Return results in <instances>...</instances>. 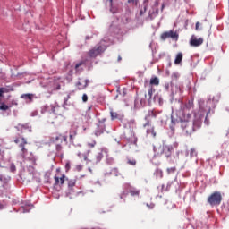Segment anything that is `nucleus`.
Listing matches in <instances>:
<instances>
[{
	"instance_id": "nucleus-24",
	"label": "nucleus",
	"mask_w": 229,
	"mask_h": 229,
	"mask_svg": "<svg viewBox=\"0 0 229 229\" xmlns=\"http://www.w3.org/2000/svg\"><path fill=\"white\" fill-rule=\"evenodd\" d=\"M193 125V127L195 128V131L196 130H199V128H201V121L199 120H195L193 122V123H191Z\"/></svg>"
},
{
	"instance_id": "nucleus-18",
	"label": "nucleus",
	"mask_w": 229,
	"mask_h": 229,
	"mask_svg": "<svg viewBox=\"0 0 229 229\" xmlns=\"http://www.w3.org/2000/svg\"><path fill=\"white\" fill-rule=\"evenodd\" d=\"M21 98L24 99L25 101H28L29 103H31V101H33V94H30V93L22 94L21 96Z\"/></svg>"
},
{
	"instance_id": "nucleus-30",
	"label": "nucleus",
	"mask_w": 229,
	"mask_h": 229,
	"mask_svg": "<svg viewBox=\"0 0 229 229\" xmlns=\"http://www.w3.org/2000/svg\"><path fill=\"white\" fill-rule=\"evenodd\" d=\"M8 108H9V106L4 103H2L0 105V110H3L4 112H6V110H8Z\"/></svg>"
},
{
	"instance_id": "nucleus-36",
	"label": "nucleus",
	"mask_w": 229,
	"mask_h": 229,
	"mask_svg": "<svg viewBox=\"0 0 229 229\" xmlns=\"http://www.w3.org/2000/svg\"><path fill=\"white\" fill-rule=\"evenodd\" d=\"M82 101L83 103H87V101H89V96L85 93L82 95Z\"/></svg>"
},
{
	"instance_id": "nucleus-43",
	"label": "nucleus",
	"mask_w": 229,
	"mask_h": 229,
	"mask_svg": "<svg viewBox=\"0 0 229 229\" xmlns=\"http://www.w3.org/2000/svg\"><path fill=\"white\" fill-rule=\"evenodd\" d=\"M65 169H66V171H69V169H71V164L66 163Z\"/></svg>"
},
{
	"instance_id": "nucleus-41",
	"label": "nucleus",
	"mask_w": 229,
	"mask_h": 229,
	"mask_svg": "<svg viewBox=\"0 0 229 229\" xmlns=\"http://www.w3.org/2000/svg\"><path fill=\"white\" fill-rule=\"evenodd\" d=\"M147 207H148L150 209L155 208V204L151 203V204H147Z\"/></svg>"
},
{
	"instance_id": "nucleus-7",
	"label": "nucleus",
	"mask_w": 229,
	"mask_h": 229,
	"mask_svg": "<svg viewBox=\"0 0 229 229\" xmlns=\"http://www.w3.org/2000/svg\"><path fill=\"white\" fill-rule=\"evenodd\" d=\"M15 128L17 129V131H19L21 135L26 133L27 131L29 133H31V131H32L31 125H30V123H18L17 126H15Z\"/></svg>"
},
{
	"instance_id": "nucleus-26",
	"label": "nucleus",
	"mask_w": 229,
	"mask_h": 229,
	"mask_svg": "<svg viewBox=\"0 0 229 229\" xmlns=\"http://www.w3.org/2000/svg\"><path fill=\"white\" fill-rule=\"evenodd\" d=\"M96 144H98V142H96V140H93L91 141H89L87 146H88V148L92 149V148H96Z\"/></svg>"
},
{
	"instance_id": "nucleus-22",
	"label": "nucleus",
	"mask_w": 229,
	"mask_h": 229,
	"mask_svg": "<svg viewBox=\"0 0 229 229\" xmlns=\"http://www.w3.org/2000/svg\"><path fill=\"white\" fill-rule=\"evenodd\" d=\"M150 85L158 86L160 85V80H158V77H154L150 79Z\"/></svg>"
},
{
	"instance_id": "nucleus-6",
	"label": "nucleus",
	"mask_w": 229,
	"mask_h": 229,
	"mask_svg": "<svg viewBox=\"0 0 229 229\" xmlns=\"http://www.w3.org/2000/svg\"><path fill=\"white\" fill-rule=\"evenodd\" d=\"M104 51L105 48L103 47V46H96L94 47V48L88 52V56H89V58H98V56L103 55Z\"/></svg>"
},
{
	"instance_id": "nucleus-29",
	"label": "nucleus",
	"mask_w": 229,
	"mask_h": 229,
	"mask_svg": "<svg viewBox=\"0 0 229 229\" xmlns=\"http://www.w3.org/2000/svg\"><path fill=\"white\" fill-rule=\"evenodd\" d=\"M110 114H111V119L114 121L115 119H117V117H119V114L114 111H111L110 112Z\"/></svg>"
},
{
	"instance_id": "nucleus-28",
	"label": "nucleus",
	"mask_w": 229,
	"mask_h": 229,
	"mask_svg": "<svg viewBox=\"0 0 229 229\" xmlns=\"http://www.w3.org/2000/svg\"><path fill=\"white\" fill-rule=\"evenodd\" d=\"M153 92H155V89L153 88H150L148 89V93L147 95L148 100L151 99L152 96H153Z\"/></svg>"
},
{
	"instance_id": "nucleus-19",
	"label": "nucleus",
	"mask_w": 229,
	"mask_h": 229,
	"mask_svg": "<svg viewBox=\"0 0 229 229\" xmlns=\"http://www.w3.org/2000/svg\"><path fill=\"white\" fill-rule=\"evenodd\" d=\"M31 208H33V205L25 204V206H21L20 210H21V212L26 213V212H30V210H31Z\"/></svg>"
},
{
	"instance_id": "nucleus-12",
	"label": "nucleus",
	"mask_w": 229,
	"mask_h": 229,
	"mask_svg": "<svg viewBox=\"0 0 229 229\" xmlns=\"http://www.w3.org/2000/svg\"><path fill=\"white\" fill-rule=\"evenodd\" d=\"M10 180H12L10 176H4L3 174L0 175V182H2V186L4 189H5V191H8V189H10Z\"/></svg>"
},
{
	"instance_id": "nucleus-49",
	"label": "nucleus",
	"mask_w": 229,
	"mask_h": 229,
	"mask_svg": "<svg viewBox=\"0 0 229 229\" xmlns=\"http://www.w3.org/2000/svg\"><path fill=\"white\" fill-rule=\"evenodd\" d=\"M116 171H117V169L114 168V169L112 170V173H116Z\"/></svg>"
},
{
	"instance_id": "nucleus-16",
	"label": "nucleus",
	"mask_w": 229,
	"mask_h": 229,
	"mask_svg": "<svg viewBox=\"0 0 229 229\" xmlns=\"http://www.w3.org/2000/svg\"><path fill=\"white\" fill-rule=\"evenodd\" d=\"M129 193L131 194V196L139 198V196H140V190L134 187H131L129 190Z\"/></svg>"
},
{
	"instance_id": "nucleus-10",
	"label": "nucleus",
	"mask_w": 229,
	"mask_h": 229,
	"mask_svg": "<svg viewBox=\"0 0 229 229\" xmlns=\"http://www.w3.org/2000/svg\"><path fill=\"white\" fill-rule=\"evenodd\" d=\"M204 42L203 38H196V37H191V40H190V46H191L192 47H199V46H201Z\"/></svg>"
},
{
	"instance_id": "nucleus-40",
	"label": "nucleus",
	"mask_w": 229,
	"mask_h": 229,
	"mask_svg": "<svg viewBox=\"0 0 229 229\" xmlns=\"http://www.w3.org/2000/svg\"><path fill=\"white\" fill-rule=\"evenodd\" d=\"M199 26H201V23H199V21H197L195 25V30H199Z\"/></svg>"
},
{
	"instance_id": "nucleus-35",
	"label": "nucleus",
	"mask_w": 229,
	"mask_h": 229,
	"mask_svg": "<svg viewBox=\"0 0 229 229\" xmlns=\"http://www.w3.org/2000/svg\"><path fill=\"white\" fill-rule=\"evenodd\" d=\"M179 78H180V74H178V73H176V72H174V73L172 74V80L176 81V80H178Z\"/></svg>"
},
{
	"instance_id": "nucleus-14",
	"label": "nucleus",
	"mask_w": 229,
	"mask_h": 229,
	"mask_svg": "<svg viewBox=\"0 0 229 229\" xmlns=\"http://www.w3.org/2000/svg\"><path fill=\"white\" fill-rule=\"evenodd\" d=\"M138 101H140L141 106L146 105V101H148V93H146V91L140 92V94L138 95Z\"/></svg>"
},
{
	"instance_id": "nucleus-20",
	"label": "nucleus",
	"mask_w": 229,
	"mask_h": 229,
	"mask_svg": "<svg viewBox=\"0 0 229 229\" xmlns=\"http://www.w3.org/2000/svg\"><path fill=\"white\" fill-rule=\"evenodd\" d=\"M103 159V154L98 153L95 158L89 159V162H94L95 164H98V162H101Z\"/></svg>"
},
{
	"instance_id": "nucleus-3",
	"label": "nucleus",
	"mask_w": 229,
	"mask_h": 229,
	"mask_svg": "<svg viewBox=\"0 0 229 229\" xmlns=\"http://www.w3.org/2000/svg\"><path fill=\"white\" fill-rule=\"evenodd\" d=\"M14 144H18V148H21V157H26L28 155V148H26V145L28 144V140L22 136L14 138Z\"/></svg>"
},
{
	"instance_id": "nucleus-34",
	"label": "nucleus",
	"mask_w": 229,
	"mask_h": 229,
	"mask_svg": "<svg viewBox=\"0 0 229 229\" xmlns=\"http://www.w3.org/2000/svg\"><path fill=\"white\" fill-rule=\"evenodd\" d=\"M198 155V153L196 152V149L191 148L190 151V156L191 157H196Z\"/></svg>"
},
{
	"instance_id": "nucleus-51",
	"label": "nucleus",
	"mask_w": 229,
	"mask_h": 229,
	"mask_svg": "<svg viewBox=\"0 0 229 229\" xmlns=\"http://www.w3.org/2000/svg\"><path fill=\"white\" fill-rule=\"evenodd\" d=\"M84 160H89V158L87 157V156H84Z\"/></svg>"
},
{
	"instance_id": "nucleus-8",
	"label": "nucleus",
	"mask_w": 229,
	"mask_h": 229,
	"mask_svg": "<svg viewBox=\"0 0 229 229\" xmlns=\"http://www.w3.org/2000/svg\"><path fill=\"white\" fill-rule=\"evenodd\" d=\"M161 40H167V38H173L174 40L178 38V33L170 30L163 32L160 36Z\"/></svg>"
},
{
	"instance_id": "nucleus-32",
	"label": "nucleus",
	"mask_w": 229,
	"mask_h": 229,
	"mask_svg": "<svg viewBox=\"0 0 229 229\" xmlns=\"http://www.w3.org/2000/svg\"><path fill=\"white\" fill-rule=\"evenodd\" d=\"M173 173H176V167L167 168V174H173Z\"/></svg>"
},
{
	"instance_id": "nucleus-1",
	"label": "nucleus",
	"mask_w": 229,
	"mask_h": 229,
	"mask_svg": "<svg viewBox=\"0 0 229 229\" xmlns=\"http://www.w3.org/2000/svg\"><path fill=\"white\" fill-rule=\"evenodd\" d=\"M191 118H187V116H181L180 117V125L181 128L182 129L183 133L187 137H191L196 131V128L194 125L189 122Z\"/></svg>"
},
{
	"instance_id": "nucleus-2",
	"label": "nucleus",
	"mask_w": 229,
	"mask_h": 229,
	"mask_svg": "<svg viewBox=\"0 0 229 229\" xmlns=\"http://www.w3.org/2000/svg\"><path fill=\"white\" fill-rule=\"evenodd\" d=\"M222 201L223 195L221 194V191H214L208 197L207 199V202L208 205H210V207H219Z\"/></svg>"
},
{
	"instance_id": "nucleus-48",
	"label": "nucleus",
	"mask_w": 229,
	"mask_h": 229,
	"mask_svg": "<svg viewBox=\"0 0 229 229\" xmlns=\"http://www.w3.org/2000/svg\"><path fill=\"white\" fill-rule=\"evenodd\" d=\"M60 89H61V86L58 85L57 88H56V90H60Z\"/></svg>"
},
{
	"instance_id": "nucleus-42",
	"label": "nucleus",
	"mask_w": 229,
	"mask_h": 229,
	"mask_svg": "<svg viewBox=\"0 0 229 229\" xmlns=\"http://www.w3.org/2000/svg\"><path fill=\"white\" fill-rule=\"evenodd\" d=\"M129 4L134 3L135 4H137V3H139V0H128Z\"/></svg>"
},
{
	"instance_id": "nucleus-15",
	"label": "nucleus",
	"mask_w": 229,
	"mask_h": 229,
	"mask_svg": "<svg viewBox=\"0 0 229 229\" xmlns=\"http://www.w3.org/2000/svg\"><path fill=\"white\" fill-rule=\"evenodd\" d=\"M67 142V136H64L62 134H57L55 137H52L53 142Z\"/></svg>"
},
{
	"instance_id": "nucleus-9",
	"label": "nucleus",
	"mask_w": 229,
	"mask_h": 229,
	"mask_svg": "<svg viewBox=\"0 0 229 229\" xmlns=\"http://www.w3.org/2000/svg\"><path fill=\"white\" fill-rule=\"evenodd\" d=\"M55 183L54 185H64L65 183V181H69V178L65 176V174H62L61 176H58V174H55L54 177Z\"/></svg>"
},
{
	"instance_id": "nucleus-44",
	"label": "nucleus",
	"mask_w": 229,
	"mask_h": 229,
	"mask_svg": "<svg viewBox=\"0 0 229 229\" xmlns=\"http://www.w3.org/2000/svg\"><path fill=\"white\" fill-rule=\"evenodd\" d=\"M75 136L76 132H74L73 134H70V140H72V139H74Z\"/></svg>"
},
{
	"instance_id": "nucleus-23",
	"label": "nucleus",
	"mask_w": 229,
	"mask_h": 229,
	"mask_svg": "<svg viewBox=\"0 0 229 229\" xmlns=\"http://www.w3.org/2000/svg\"><path fill=\"white\" fill-rule=\"evenodd\" d=\"M68 188L71 190L76 186V179H68Z\"/></svg>"
},
{
	"instance_id": "nucleus-46",
	"label": "nucleus",
	"mask_w": 229,
	"mask_h": 229,
	"mask_svg": "<svg viewBox=\"0 0 229 229\" xmlns=\"http://www.w3.org/2000/svg\"><path fill=\"white\" fill-rule=\"evenodd\" d=\"M121 60H123V58L121 57V55L118 56V62H121Z\"/></svg>"
},
{
	"instance_id": "nucleus-39",
	"label": "nucleus",
	"mask_w": 229,
	"mask_h": 229,
	"mask_svg": "<svg viewBox=\"0 0 229 229\" xmlns=\"http://www.w3.org/2000/svg\"><path fill=\"white\" fill-rule=\"evenodd\" d=\"M62 149H63L62 145L57 144L56 145V151L60 152V151H62Z\"/></svg>"
},
{
	"instance_id": "nucleus-50",
	"label": "nucleus",
	"mask_w": 229,
	"mask_h": 229,
	"mask_svg": "<svg viewBox=\"0 0 229 229\" xmlns=\"http://www.w3.org/2000/svg\"><path fill=\"white\" fill-rule=\"evenodd\" d=\"M165 7V5L163 4L162 7H161V10H164Z\"/></svg>"
},
{
	"instance_id": "nucleus-33",
	"label": "nucleus",
	"mask_w": 229,
	"mask_h": 229,
	"mask_svg": "<svg viewBox=\"0 0 229 229\" xmlns=\"http://www.w3.org/2000/svg\"><path fill=\"white\" fill-rule=\"evenodd\" d=\"M81 65H85V61H81L80 63H78V64L75 65L76 71H78V69H80V67H81Z\"/></svg>"
},
{
	"instance_id": "nucleus-45",
	"label": "nucleus",
	"mask_w": 229,
	"mask_h": 229,
	"mask_svg": "<svg viewBox=\"0 0 229 229\" xmlns=\"http://www.w3.org/2000/svg\"><path fill=\"white\" fill-rule=\"evenodd\" d=\"M128 193H126V192H123L121 195H120V198H121V199H123V198H124V196H126Z\"/></svg>"
},
{
	"instance_id": "nucleus-25",
	"label": "nucleus",
	"mask_w": 229,
	"mask_h": 229,
	"mask_svg": "<svg viewBox=\"0 0 229 229\" xmlns=\"http://www.w3.org/2000/svg\"><path fill=\"white\" fill-rule=\"evenodd\" d=\"M155 175L157 178H164V172L160 169H157L156 172H155Z\"/></svg>"
},
{
	"instance_id": "nucleus-13",
	"label": "nucleus",
	"mask_w": 229,
	"mask_h": 229,
	"mask_svg": "<svg viewBox=\"0 0 229 229\" xmlns=\"http://www.w3.org/2000/svg\"><path fill=\"white\" fill-rule=\"evenodd\" d=\"M89 83H90V81H89V80H80L76 83V87H77L78 90H84V89H87Z\"/></svg>"
},
{
	"instance_id": "nucleus-47",
	"label": "nucleus",
	"mask_w": 229,
	"mask_h": 229,
	"mask_svg": "<svg viewBox=\"0 0 229 229\" xmlns=\"http://www.w3.org/2000/svg\"><path fill=\"white\" fill-rule=\"evenodd\" d=\"M110 5L112 6L114 0H109Z\"/></svg>"
},
{
	"instance_id": "nucleus-38",
	"label": "nucleus",
	"mask_w": 229,
	"mask_h": 229,
	"mask_svg": "<svg viewBox=\"0 0 229 229\" xmlns=\"http://www.w3.org/2000/svg\"><path fill=\"white\" fill-rule=\"evenodd\" d=\"M10 171H11V173H15L16 167H15V165H14L13 164H11V165H10Z\"/></svg>"
},
{
	"instance_id": "nucleus-21",
	"label": "nucleus",
	"mask_w": 229,
	"mask_h": 229,
	"mask_svg": "<svg viewBox=\"0 0 229 229\" xmlns=\"http://www.w3.org/2000/svg\"><path fill=\"white\" fill-rule=\"evenodd\" d=\"M154 6L156 9H154V11L150 13L151 17H157V15H158V2H156Z\"/></svg>"
},
{
	"instance_id": "nucleus-17",
	"label": "nucleus",
	"mask_w": 229,
	"mask_h": 229,
	"mask_svg": "<svg viewBox=\"0 0 229 229\" xmlns=\"http://www.w3.org/2000/svg\"><path fill=\"white\" fill-rule=\"evenodd\" d=\"M182 61H183V54L182 52H179L176 55L174 64H175V65H180V64H182Z\"/></svg>"
},
{
	"instance_id": "nucleus-11",
	"label": "nucleus",
	"mask_w": 229,
	"mask_h": 229,
	"mask_svg": "<svg viewBox=\"0 0 229 229\" xmlns=\"http://www.w3.org/2000/svg\"><path fill=\"white\" fill-rule=\"evenodd\" d=\"M147 128V135H152V137H157V132L155 131V127L151 125V122L148 121L144 125Z\"/></svg>"
},
{
	"instance_id": "nucleus-5",
	"label": "nucleus",
	"mask_w": 229,
	"mask_h": 229,
	"mask_svg": "<svg viewBox=\"0 0 229 229\" xmlns=\"http://www.w3.org/2000/svg\"><path fill=\"white\" fill-rule=\"evenodd\" d=\"M192 108H194V101L189 100L181 110V117H187V119H191V110H192Z\"/></svg>"
},
{
	"instance_id": "nucleus-31",
	"label": "nucleus",
	"mask_w": 229,
	"mask_h": 229,
	"mask_svg": "<svg viewBox=\"0 0 229 229\" xmlns=\"http://www.w3.org/2000/svg\"><path fill=\"white\" fill-rule=\"evenodd\" d=\"M127 164H129V165H137V161L135 159H128Z\"/></svg>"
},
{
	"instance_id": "nucleus-4",
	"label": "nucleus",
	"mask_w": 229,
	"mask_h": 229,
	"mask_svg": "<svg viewBox=\"0 0 229 229\" xmlns=\"http://www.w3.org/2000/svg\"><path fill=\"white\" fill-rule=\"evenodd\" d=\"M154 151H156L157 155H165L166 158H169L173 153V147L169 145H162L159 146L157 148H155Z\"/></svg>"
},
{
	"instance_id": "nucleus-37",
	"label": "nucleus",
	"mask_w": 229,
	"mask_h": 229,
	"mask_svg": "<svg viewBox=\"0 0 229 229\" xmlns=\"http://www.w3.org/2000/svg\"><path fill=\"white\" fill-rule=\"evenodd\" d=\"M104 132H105L104 130L96 131H95V135H96V137H99V135H103Z\"/></svg>"
},
{
	"instance_id": "nucleus-27",
	"label": "nucleus",
	"mask_w": 229,
	"mask_h": 229,
	"mask_svg": "<svg viewBox=\"0 0 229 229\" xmlns=\"http://www.w3.org/2000/svg\"><path fill=\"white\" fill-rule=\"evenodd\" d=\"M7 92H10L8 88H0V98H3V94H7Z\"/></svg>"
}]
</instances>
